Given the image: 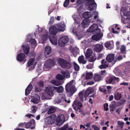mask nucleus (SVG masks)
Returning <instances> with one entry per match:
<instances>
[{
	"label": "nucleus",
	"instance_id": "1",
	"mask_svg": "<svg viewBox=\"0 0 130 130\" xmlns=\"http://www.w3.org/2000/svg\"><path fill=\"white\" fill-rule=\"evenodd\" d=\"M74 80H72L68 83L65 86V90L66 94L68 96H72L77 91L73 83Z\"/></svg>",
	"mask_w": 130,
	"mask_h": 130
},
{
	"label": "nucleus",
	"instance_id": "2",
	"mask_svg": "<svg viewBox=\"0 0 130 130\" xmlns=\"http://www.w3.org/2000/svg\"><path fill=\"white\" fill-rule=\"evenodd\" d=\"M75 24V27L73 28L72 31L74 34L78 36L79 35V34L83 31V30L81 29L82 27L80 26V23L79 22H76Z\"/></svg>",
	"mask_w": 130,
	"mask_h": 130
},
{
	"label": "nucleus",
	"instance_id": "3",
	"mask_svg": "<svg viewBox=\"0 0 130 130\" xmlns=\"http://www.w3.org/2000/svg\"><path fill=\"white\" fill-rule=\"evenodd\" d=\"M119 80V78L116 77L112 75H110L107 77L106 81L108 84H114L116 83L115 81L118 82Z\"/></svg>",
	"mask_w": 130,
	"mask_h": 130
},
{
	"label": "nucleus",
	"instance_id": "4",
	"mask_svg": "<svg viewBox=\"0 0 130 130\" xmlns=\"http://www.w3.org/2000/svg\"><path fill=\"white\" fill-rule=\"evenodd\" d=\"M69 41V39L67 36H65L62 37L58 40V45L60 46H63L68 42Z\"/></svg>",
	"mask_w": 130,
	"mask_h": 130
},
{
	"label": "nucleus",
	"instance_id": "5",
	"mask_svg": "<svg viewBox=\"0 0 130 130\" xmlns=\"http://www.w3.org/2000/svg\"><path fill=\"white\" fill-rule=\"evenodd\" d=\"M56 59L55 58L52 59H49L46 61L45 66L46 68L50 69L52 66L56 65Z\"/></svg>",
	"mask_w": 130,
	"mask_h": 130
},
{
	"label": "nucleus",
	"instance_id": "6",
	"mask_svg": "<svg viewBox=\"0 0 130 130\" xmlns=\"http://www.w3.org/2000/svg\"><path fill=\"white\" fill-rule=\"evenodd\" d=\"M88 32H93L96 33L99 32L101 31V29L98 28V25L96 24H93L87 30Z\"/></svg>",
	"mask_w": 130,
	"mask_h": 130
},
{
	"label": "nucleus",
	"instance_id": "7",
	"mask_svg": "<svg viewBox=\"0 0 130 130\" xmlns=\"http://www.w3.org/2000/svg\"><path fill=\"white\" fill-rule=\"evenodd\" d=\"M65 121V117L64 115L61 114L58 116L57 118L56 123L58 126L62 125Z\"/></svg>",
	"mask_w": 130,
	"mask_h": 130
},
{
	"label": "nucleus",
	"instance_id": "8",
	"mask_svg": "<svg viewBox=\"0 0 130 130\" xmlns=\"http://www.w3.org/2000/svg\"><path fill=\"white\" fill-rule=\"evenodd\" d=\"M85 5L86 7H88L89 10L90 11L95 9L97 7V4L95 2L94 0H93L91 2H89L88 3H86Z\"/></svg>",
	"mask_w": 130,
	"mask_h": 130
},
{
	"label": "nucleus",
	"instance_id": "9",
	"mask_svg": "<svg viewBox=\"0 0 130 130\" xmlns=\"http://www.w3.org/2000/svg\"><path fill=\"white\" fill-rule=\"evenodd\" d=\"M83 105L81 103L77 100H75L72 105L73 108L76 111H77L79 109L80 110L81 108L82 107Z\"/></svg>",
	"mask_w": 130,
	"mask_h": 130
},
{
	"label": "nucleus",
	"instance_id": "10",
	"mask_svg": "<svg viewBox=\"0 0 130 130\" xmlns=\"http://www.w3.org/2000/svg\"><path fill=\"white\" fill-rule=\"evenodd\" d=\"M50 33L53 35H56L57 33V28L55 25L51 26L49 29Z\"/></svg>",
	"mask_w": 130,
	"mask_h": 130
},
{
	"label": "nucleus",
	"instance_id": "11",
	"mask_svg": "<svg viewBox=\"0 0 130 130\" xmlns=\"http://www.w3.org/2000/svg\"><path fill=\"white\" fill-rule=\"evenodd\" d=\"M101 64L99 66L101 69H106L108 67L109 64L104 59H103L101 61Z\"/></svg>",
	"mask_w": 130,
	"mask_h": 130
},
{
	"label": "nucleus",
	"instance_id": "12",
	"mask_svg": "<svg viewBox=\"0 0 130 130\" xmlns=\"http://www.w3.org/2000/svg\"><path fill=\"white\" fill-rule=\"evenodd\" d=\"M97 34L94 35L92 36V40L98 41L103 36V34L101 33L98 32Z\"/></svg>",
	"mask_w": 130,
	"mask_h": 130
},
{
	"label": "nucleus",
	"instance_id": "13",
	"mask_svg": "<svg viewBox=\"0 0 130 130\" xmlns=\"http://www.w3.org/2000/svg\"><path fill=\"white\" fill-rule=\"evenodd\" d=\"M25 57V55L24 53H21L18 55L17 60L20 61H24L25 62L26 60Z\"/></svg>",
	"mask_w": 130,
	"mask_h": 130
},
{
	"label": "nucleus",
	"instance_id": "14",
	"mask_svg": "<svg viewBox=\"0 0 130 130\" xmlns=\"http://www.w3.org/2000/svg\"><path fill=\"white\" fill-rule=\"evenodd\" d=\"M103 45L102 44H97L94 46V50L96 52L99 53L102 50Z\"/></svg>",
	"mask_w": 130,
	"mask_h": 130
},
{
	"label": "nucleus",
	"instance_id": "15",
	"mask_svg": "<svg viewBox=\"0 0 130 130\" xmlns=\"http://www.w3.org/2000/svg\"><path fill=\"white\" fill-rule=\"evenodd\" d=\"M67 60L62 58H59L57 59L58 63L59 66L63 68L64 65L66 63Z\"/></svg>",
	"mask_w": 130,
	"mask_h": 130
},
{
	"label": "nucleus",
	"instance_id": "16",
	"mask_svg": "<svg viewBox=\"0 0 130 130\" xmlns=\"http://www.w3.org/2000/svg\"><path fill=\"white\" fill-rule=\"evenodd\" d=\"M56 116L55 115L53 114L50 116L48 119L47 122L49 124L53 123L55 121Z\"/></svg>",
	"mask_w": 130,
	"mask_h": 130
},
{
	"label": "nucleus",
	"instance_id": "17",
	"mask_svg": "<svg viewBox=\"0 0 130 130\" xmlns=\"http://www.w3.org/2000/svg\"><path fill=\"white\" fill-rule=\"evenodd\" d=\"M115 55L113 54H109L106 57V60L108 62H111L114 59Z\"/></svg>",
	"mask_w": 130,
	"mask_h": 130
},
{
	"label": "nucleus",
	"instance_id": "18",
	"mask_svg": "<svg viewBox=\"0 0 130 130\" xmlns=\"http://www.w3.org/2000/svg\"><path fill=\"white\" fill-rule=\"evenodd\" d=\"M40 97L38 94L35 95L33 98L31 100V101L34 103L37 104L39 103L40 101Z\"/></svg>",
	"mask_w": 130,
	"mask_h": 130
},
{
	"label": "nucleus",
	"instance_id": "19",
	"mask_svg": "<svg viewBox=\"0 0 130 130\" xmlns=\"http://www.w3.org/2000/svg\"><path fill=\"white\" fill-rule=\"evenodd\" d=\"M89 22V19H85L83 20L81 23L83 27L84 28L87 27L88 26Z\"/></svg>",
	"mask_w": 130,
	"mask_h": 130
},
{
	"label": "nucleus",
	"instance_id": "20",
	"mask_svg": "<svg viewBox=\"0 0 130 130\" xmlns=\"http://www.w3.org/2000/svg\"><path fill=\"white\" fill-rule=\"evenodd\" d=\"M92 51L90 49L88 48L85 54V56L86 59L89 58L93 54Z\"/></svg>",
	"mask_w": 130,
	"mask_h": 130
},
{
	"label": "nucleus",
	"instance_id": "21",
	"mask_svg": "<svg viewBox=\"0 0 130 130\" xmlns=\"http://www.w3.org/2000/svg\"><path fill=\"white\" fill-rule=\"evenodd\" d=\"M78 60L79 63H82L83 64H86L87 62V61L85 60L84 57L83 55L79 56L78 58Z\"/></svg>",
	"mask_w": 130,
	"mask_h": 130
},
{
	"label": "nucleus",
	"instance_id": "22",
	"mask_svg": "<svg viewBox=\"0 0 130 130\" xmlns=\"http://www.w3.org/2000/svg\"><path fill=\"white\" fill-rule=\"evenodd\" d=\"M45 91L48 95H51L53 94L52 86L46 87V88Z\"/></svg>",
	"mask_w": 130,
	"mask_h": 130
},
{
	"label": "nucleus",
	"instance_id": "23",
	"mask_svg": "<svg viewBox=\"0 0 130 130\" xmlns=\"http://www.w3.org/2000/svg\"><path fill=\"white\" fill-rule=\"evenodd\" d=\"M32 88V86L31 84H30L28 85L25 90V95H28L30 93Z\"/></svg>",
	"mask_w": 130,
	"mask_h": 130
},
{
	"label": "nucleus",
	"instance_id": "24",
	"mask_svg": "<svg viewBox=\"0 0 130 130\" xmlns=\"http://www.w3.org/2000/svg\"><path fill=\"white\" fill-rule=\"evenodd\" d=\"M44 55L45 56L50 54L51 52V48L49 46H46L45 49Z\"/></svg>",
	"mask_w": 130,
	"mask_h": 130
},
{
	"label": "nucleus",
	"instance_id": "25",
	"mask_svg": "<svg viewBox=\"0 0 130 130\" xmlns=\"http://www.w3.org/2000/svg\"><path fill=\"white\" fill-rule=\"evenodd\" d=\"M50 41L52 44L56 45L57 44V39L55 37L53 36L50 38Z\"/></svg>",
	"mask_w": 130,
	"mask_h": 130
},
{
	"label": "nucleus",
	"instance_id": "26",
	"mask_svg": "<svg viewBox=\"0 0 130 130\" xmlns=\"http://www.w3.org/2000/svg\"><path fill=\"white\" fill-rule=\"evenodd\" d=\"M92 16L91 13L90 12L86 11L84 13L83 15V17L85 19H89L88 18Z\"/></svg>",
	"mask_w": 130,
	"mask_h": 130
},
{
	"label": "nucleus",
	"instance_id": "27",
	"mask_svg": "<svg viewBox=\"0 0 130 130\" xmlns=\"http://www.w3.org/2000/svg\"><path fill=\"white\" fill-rule=\"evenodd\" d=\"M22 47L25 54H28L30 49V48L29 46H25L24 45H23L22 46Z\"/></svg>",
	"mask_w": 130,
	"mask_h": 130
},
{
	"label": "nucleus",
	"instance_id": "28",
	"mask_svg": "<svg viewBox=\"0 0 130 130\" xmlns=\"http://www.w3.org/2000/svg\"><path fill=\"white\" fill-rule=\"evenodd\" d=\"M71 68V63L69 61L67 60L66 63H65L62 68L65 69H70Z\"/></svg>",
	"mask_w": 130,
	"mask_h": 130
},
{
	"label": "nucleus",
	"instance_id": "29",
	"mask_svg": "<svg viewBox=\"0 0 130 130\" xmlns=\"http://www.w3.org/2000/svg\"><path fill=\"white\" fill-rule=\"evenodd\" d=\"M51 83L53 84L56 86L60 85L62 84L61 82L54 79L52 80L51 81Z\"/></svg>",
	"mask_w": 130,
	"mask_h": 130
},
{
	"label": "nucleus",
	"instance_id": "30",
	"mask_svg": "<svg viewBox=\"0 0 130 130\" xmlns=\"http://www.w3.org/2000/svg\"><path fill=\"white\" fill-rule=\"evenodd\" d=\"M93 91L91 88H89L86 90L84 96L85 98H87L88 96L90 94L92 93Z\"/></svg>",
	"mask_w": 130,
	"mask_h": 130
},
{
	"label": "nucleus",
	"instance_id": "31",
	"mask_svg": "<svg viewBox=\"0 0 130 130\" xmlns=\"http://www.w3.org/2000/svg\"><path fill=\"white\" fill-rule=\"evenodd\" d=\"M93 78L94 80L96 82L99 81L101 80V76L99 74H95Z\"/></svg>",
	"mask_w": 130,
	"mask_h": 130
},
{
	"label": "nucleus",
	"instance_id": "32",
	"mask_svg": "<svg viewBox=\"0 0 130 130\" xmlns=\"http://www.w3.org/2000/svg\"><path fill=\"white\" fill-rule=\"evenodd\" d=\"M96 59V57L95 56V55L94 54L90 57L89 59L90 62H92L94 61Z\"/></svg>",
	"mask_w": 130,
	"mask_h": 130
},
{
	"label": "nucleus",
	"instance_id": "33",
	"mask_svg": "<svg viewBox=\"0 0 130 130\" xmlns=\"http://www.w3.org/2000/svg\"><path fill=\"white\" fill-rule=\"evenodd\" d=\"M93 76V74L92 72H87L85 79L87 80L92 78Z\"/></svg>",
	"mask_w": 130,
	"mask_h": 130
},
{
	"label": "nucleus",
	"instance_id": "34",
	"mask_svg": "<svg viewBox=\"0 0 130 130\" xmlns=\"http://www.w3.org/2000/svg\"><path fill=\"white\" fill-rule=\"evenodd\" d=\"M56 110V109L55 108L53 107H52L50 108L47 111V113L49 114H50L54 112Z\"/></svg>",
	"mask_w": 130,
	"mask_h": 130
},
{
	"label": "nucleus",
	"instance_id": "35",
	"mask_svg": "<svg viewBox=\"0 0 130 130\" xmlns=\"http://www.w3.org/2000/svg\"><path fill=\"white\" fill-rule=\"evenodd\" d=\"M61 73L63 76L64 77V78L65 77L69 78L70 77V74L69 73L63 71H61Z\"/></svg>",
	"mask_w": 130,
	"mask_h": 130
},
{
	"label": "nucleus",
	"instance_id": "36",
	"mask_svg": "<svg viewBox=\"0 0 130 130\" xmlns=\"http://www.w3.org/2000/svg\"><path fill=\"white\" fill-rule=\"evenodd\" d=\"M122 98L121 94L119 93H117L115 94L114 95V98L116 100H120Z\"/></svg>",
	"mask_w": 130,
	"mask_h": 130
},
{
	"label": "nucleus",
	"instance_id": "37",
	"mask_svg": "<svg viewBox=\"0 0 130 130\" xmlns=\"http://www.w3.org/2000/svg\"><path fill=\"white\" fill-rule=\"evenodd\" d=\"M121 53L123 55H125L126 52V47L124 45H122L120 48Z\"/></svg>",
	"mask_w": 130,
	"mask_h": 130
},
{
	"label": "nucleus",
	"instance_id": "38",
	"mask_svg": "<svg viewBox=\"0 0 130 130\" xmlns=\"http://www.w3.org/2000/svg\"><path fill=\"white\" fill-rule=\"evenodd\" d=\"M56 77L57 79L60 80H62L64 79V77L63 75L59 74L57 75Z\"/></svg>",
	"mask_w": 130,
	"mask_h": 130
},
{
	"label": "nucleus",
	"instance_id": "39",
	"mask_svg": "<svg viewBox=\"0 0 130 130\" xmlns=\"http://www.w3.org/2000/svg\"><path fill=\"white\" fill-rule=\"evenodd\" d=\"M73 64L75 70L76 71H78L79 70V66L75 62H74Z\"/></svg>",
	"mask_w": 130,
	"mask_h": 130
},
{
	"label": "nucleus",
	"instance_id": "40",
	"mask_svg": "<svg viewBox=\"0 0 130 130\" xmlns=\"http://www.w3.org/2000/svg\"><path fill=\"white\" fill-rule=\"evenodd\" d=\"M57 92L58 93H61L63 91V88L62 86H60L57 87Z\"/></svg>",
	"mask_w": 130,
	"mask_h": 130
},
{
	"label": "nucleus",
	"instance_id": "41",
	"mask_svg": "<svg viewBox=\"0 0 130 130\" xmlns=\"http://www.w3.org/2000/svg\"><path fill=\"white\" fill-rule=\"evenodd\" d=\"M58 26L59 27L62 28L61 30L62 29L63 31L65 30L66 25L63 23H60L58 24Z\"/></svg>",
	"mask_w": 130,
	"mask_h": 130
},
{
	"label": "nucleus",
	"instance_id": "42",
	"mask_svg": "<svg viewBox=\"0 0 130 130\" xmlns=\"http://www.w3.org/2000/svg\"><path fill=\"white\" fill-rule=\"evenodd\" d=\"M34 61V58L30 59L28 62L27 63L28 65V67L32 65Z\"/></svg>",
	"mask_w": 130,
	"mask_h": 130
},
{
	"label": "nucleus",
	"instance_id": "43",
	"mask_svg": "<svg viewBox=\"0 0 130 130\" xmlns=\"http://www.w3.org/2000/svg\"><path fill=\"white\" fill-rule=\"evenodd\" d=\"M29 42L31 44L36 46L37 45L36 41L35 39H31L29 41Z\"/></svg>",
	"mask_w": 130,
	"mask_h": 130
},
{
	"label": "nucleus",
	"instance_id": "44",
	"mask_svg": "<svg viewBox=\"0 0 130 130\" xmlns=\"http://www.w3.org/2000/svg\"><path fill=\"white\" fill-rule=\"evenodd\" d=\"M104 45L105 47L107 48H108L109 47H110V46L111 47L112 46H113L112 45H111L109 41L105 42Z\"/></svg>",
	"mask_w": 130,
	"mask_h": 130
},
{
	"label": "nucleus",
	"instance_id": "45",
	"mask_svg": "<svg viewBox=\"0 0 130 130\" xmlns=\"http://www.w3.org/2000/svg\"><path fill=\"white\" fill-rule=\"evenodd\" d=\"M84 0H77L76 4L78 5L84 3Z\"/></svg>",
	"mask_w": 130,
	"mask_h": 130
},
{
	"label": "nucleus",
	"instance_id": "46",
	"mask_svg": "<svg viewBox=\"0 0 130 130\" xmlns=\"http://www.w3.org/2000/svg\"><path fill=\"white\" fill-rule=\"evenodd\" d=\"M79 96L80 100L81 101L83 100V93L82 92H80L79 93Z\"/></svg>",
	"mask_w": 130,
	"mask_h": 130
},
{
	"label": "nucleus",
	"instance_id": "47",
	"mask_svg": "<svg viewBox=\"0 0 130 130\" xmlns=\"http://www.w3.org/2000/svg\"><path fill=\"white\" fill-rule=\"evenodd\" d=\"M108 104L107 103H105L104 104V107L105 110L107 111L108 110Z\"/></svg>",
	"mask_w": 130,
	"mask_h": 130
},
{
	"label": "nucleus",
	"instance_id": "48",
	"mask_svg": "<svg viewBox=\"0 0 130 130\" xmlns=\"http://www.w3.org/2000/svg\"><path fill=\"white\" fill-rule=\"evenodd\" d=\"M70 2L69 0H66L63 4L64 7H67L69 4Z\"/></svg>",
	"mask_w": 130,
	"mask_h": 130
},
{
	"label": "nucleus",
	"instance_id": "49",
	"mask_svg": "<svg viewBox=\"0 0 130 130\" xmlns=\"http://www.w3.org/2000/svg\"><path fill=\"white\" fill-rule=\"evenodd\" d=\"M42 90V88L38 86L35 87V91L36 92H40Z\"/></svg>",
	"mask_w": 130,
	"mask_h": 130
},
{
	"label": "nucleus",
	"instance_id": "50",
	"mask_svg": "<svg viewBox=\"0 0 130 130\" xmlns=\"http://www.w3.org/2000/svg\"><path fill=\"white\" fill-rule=\"evenodd\" d=\"M38 86L42 88L44 86V83L42 81H40L37 83Z\"/></svg>",
	"mask_w": 130,
	"mask_h": 130
},
{
	"label": "nucleus",
	"instance_id": "51",
	"mask_svg": "<svg viewBox=\"0 0 130 130\" xmlns=\"http://www.w3.org/2000/svg\"><path fill=\"white\" fill-rule=\"evenodd\" d=\"M116 106L115 104H112L111 105L109 106V108L110 111H113L114 110V108Z\"/></svg>",
	"mask_w": 130,
	"mask_h": 130
},
{
	"label": "nucleus",
	"instance_id": "52",
	"mask_svg": "<svg viewBox=\"0 0 130 130\" xmlns=\"http://www.w3.org/2000/svg\"><path fill=\"white\" fill-rule=\"evenodd\" d=\"M68 127V124H66L64 125L60 128L59 130H66Z\"/></svg>",
	"mask_w": 130,
	"mask_h": 130
},
{
	"label": "nucleus",
	"instance_id": "53",
	"mask_svg": "<svg viewBox=\"0 0 130 130\" xmlns=\"http://www.w3.org/2000/svg\"><path fill=\"white\" fill-rule=\"evenodd\" d=\"M33 109L31 110L32 112L33 113H35L36 112L38 108L35 106L33 105L32 106Z\"/></svg>",
	"mask_w": 130,
	"mask_h": 130
},
{
	"label": "nucleus",
	"instance_id": "54",
	"mask_svg": "<svg viewBox=\"0 0 130 130\" xmlns=\"http://www.w3.org/2000/svg\"><path fill=\"white\" fill-rule=\"evenodd\" d=\"M25 126L27 128H29L31 125V123L30 122H29L27 123H25Z\"/></svg>",
	"mask_w": 130,
	"mask_h": 130
},
{
	"label": "nucleus",
	"instance_id": "55",
	"mask_svg": "<svg viewBox=\"0 0 130 130\" xmlns=\"http://www.w3.org/2000/svg\"><path fill=\"white\" fill-rule=\"evenodd\" d=\"M52 89L53 93V94H54V92H57V87L52 86Z\"/></svg>",
	"mask_w": 130,
	"mask_h": 130
},
{
	"label": "nucleus",
	"instance_id": "56",
	"mask_svg": "<svg viewBox=\"0 0 130 130\" xmlns=\"http://www.w3.org/2000/svg\"><path fill=\"white\" fill-rule=\"evenodd\" d=\"M25 122L20 123L18 125V126L20 127H24L25 126Z\"/></svg>",
	"mask_w": 130,
	"mask_h": 130
},
{
	"label": "nucleus",
	"instance_id": "57",
	"mask_svg": "<svg viewBox=\"0 0 130 130\" xmlns=\"http://www.w3.org/2000/svg\"><path fill=\"white\" fill-rule=\"evenodd\" d=\"M99 90L101 92H103L104 93H106L107 90L106 89V88H99Z\"/></svg>",
	"mask_w": 130,
	"mask_h": 130
},
{
	"label": "nucleus",
	"instance_id": "58",
	"mask_svg": "<svg viewBox=\"0 0 130 130\" xmlns=\"http://www.w3.org/2000/svg\"><path fill=\"white\" fill-rule=\"evenodd\" d=\"M92 127L94 130H100V128L99 127H98V126L94 124L92 125Z\"/></svg>",
	"mask_w": 130,
	"mask_h": 130
},
{
	"label": "nucleus",
	"instance_id": "59",
	"mask_svg": "<svg viewBox=\"0 0 130 130\" xmlns=\"http://www.w3.org/2000/svg\"><path fill=\"white\" fill-rule=\"evenodd\" d=\"M126 69L125 68V69H124L123 70V71H124V72H123V75L122 76V77L123 78H124V79H125V78L124 77V75H127V71H126Z\"/></svg>",
	"mask_w": 130,
	"mask_h": 130
},
{
	"label": "nucleus",
	"instance_id": "60",
	"mask_svg": "<svg viewBox=\"0 0 130 130\" xmlns=\"http://www.w3.org/2000/svg\"><path fill=\"white\" fill-rule=\"evenodd\" d=\"M122 109V107H120L118 108L116 111V113H117L118 115L120 113V112L121 109Z\"/></svg>",
	"mask_w": 130,
	"mask_h": 130
},
{
	"label": "nucleus",
	"instance_id": "61",
	"mask_svg": "<svg viewBox=\"0 0 130 130\" xmlns=\"http://www.w3.org/2000/svg\"><path fill=\"white\" fill-rule=\"evenodd\" d=\"M111 29L112 30V32L113 33L116 34H118L119 33V31H117L115 30L114 29V28H112Z\"/></svg>",
	"mask_w": 130,
	"mask_h": 130
},
{
	"label": "nucleus",
	"instance_id": "62",
	"mask_svg": "<svg viewBox=\"0 0 130 130\" xmlns=\"http://www.w3.org/2000/svg\"><path fill=\"white\" fill-rule=\"evenodd\" d=\"M127 19H125L124 20H122V22L124 24H126V23H127L128 21H127Z\"/></svg>",
	"mask_w": 130,
	"mask_h": 130
},
{
	"label": "nucleus",
	"instance_id": "63",
	"mask_svg": "<svg viewBox=\"0 0 130 130\" xmlns=\"http://www.w3.org/2000/svg\"><path fill=\"white\" fill-rule=\"evenodd\" d=\"M116 104V103H118V104H119V105H118L117 106H120V105H122L123 104V102H116L115 101H113Z\"/></svg>",
	"mask_w": 130,
	"mask_h": 130
},
{
	"label": "nucleus",
	"instance_id": "64",
	"mask_svg": "<svg viewBox=\"0 0 130 130\" xmlns=\"http://www.w3.org/2000/svg\"><path fill=\"white\" fill-rule=\"evenodd\" d=\"M94 84V82L92 81H89L87 83V84L88 85H91L93 84Z\"/></svg>",
	"mask_w": 130,
	"mask_h": 130
}]
</instances>
